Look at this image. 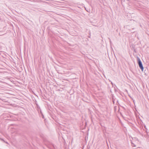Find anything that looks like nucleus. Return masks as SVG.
I'll return each instance as SVG.
<instances>
[{"label": "nucleus", "instance_id": "9b49d317", "mask_svg": "<svg viewBox=\"0 0 149 149\" xmlns=\"http://www.w3.org/2000/svg\"><path fill=\"white\" fill-rule=\"evenodd\" d=\"M4 142L5 143H6L7 144H8V143L7 142H6V141H5V142Z\"/></svg>", "mask_w": 149, "mask_h": 149}, {"label": "nucleus", "instance_id": "20e7f679", "mask_svg": "<svg viewBox=\"0 0 149 149\" xmlns=\"http://www.w3.org/2000/svg\"><path fill=\"white\" fill-rule=\"evenodd\" d=\"M132 146L133 147H136V145L134 143L132 142Z\"/></svg>", "mask_w": 149, "mask_h": 149}, {"label": "nucleus", "instance_id": "9d476101", "mask_svg": "<svg viewBox=\"0 0 149 149\" xmlns=\"http://www.w3.org/2000/svg\"><path fill=\"white\" fill-rule=\"evenodd\" d=\"M134 139H135V140H136V141H138V139L136 138H134Z\"/></svg>", "mask_w": 149, "mask_h": 149}, {"label": "nucleus", "instance_id": "ddd939ff", "mask_svg": "<svg viewBox=\"0 0 149 149\" xmlns=\"http://www.w3.org/2000/svg\"><path fill=\"white\" fill-rule=\"evenodd\" d=\"M145 128L146 129V125H145Z\"/></svg>", "mask_w": 149, "mask_h": 149}, {"label": "nucleus", "instance_id": "dca6fc26", "mask_svg": "<svg viewBox=\"0 0 149 149\" xmlns=\"http://www.w3.org/2000/svg\"><path fill=\"white\" fill-rule=\"evenodd\" d=\"M111 84H113L112 82H111Z\"/></svg>", "mask_w": 149, "mask_h": 149}, {"label": "nucleus", "instance_id": "4468645a", "mask_svg": "<svg viewBox=\"0 0 149 149\" xmlns=\"http://www.w3.org/2000/svg\"><path fill=\"white\" fill-rule=\"evenodd\" d=\"M112 90L111 89L110 90V91L111 92V90Z\"/></svg>", "mask_w": 149, "mask_h": 149}, {"label": "nucleus", "instance_id": "6e6552de", "mask_svg": "<svg viewBox=\"0 0 149 149\" xmlns=\"http://www.w3.org/2000/svg\"><path fill=\"white\" fill-rule=\"evenodd\" d=\"M133 51L135 52V53H136V49H133Z\"/></svg>", "mask_w": 149, "mask_h": 149}, {"label": "nucleus", "instance_id": "f03ea898", "mask_svg": "<svg viewBox=\"0 0 149 149\" xmlns=\"http://www.w3.org/2000/svg\"><path fill=\"white\" fill-rule=\"evenodd\" d=\"M110 86H109L110 87H111L112 88L114 89L115 91V92L118 91V90L117 88H116V86H115V84H110Z\"/></svg>", "mask_w": 149, "mask_h": 149}, {"label": "nucleus", "instance_id": "7ed1b4c3", "mask_svg": "<svg viewBox=\"0 0 149 149\" xmlns=\"http://www.w3.org/2000/svg\"><path fill=\"white\" fill-rule=\"evenodd\" d=\"M58 86H60V85H61V84H58ZM54 86H56V87L57 88V90H58V91H61V90L59 88H58L60 86H59L58 87V86H56V85H54Z\"/></svg>", "mask_w": 149, "mask_h": 149}, {"label": "nucleus", "instance_id": "f8f14e48", "mask_svg": "<svg viewBox=\"0 0 149 149\" xmlns=\"http://www.w3.org/2000/svg\"><path fill=\"white\" fill-rule=\"evenodd\" d=\"M134 86H135L136 87V88H137L136 86V85H135V84H134Z\"/></svg>", "mask_w": 149, "mask_h": 149}, {"label": "nucleus", "instance_id": "423d86ee", "mask_svg": "<svg viewBox=\"0 0 149 149\" xmlns=\"http://www.w3.org/2000/svg\"><path fill=\"white\" fill-rule=\"evenodd\" d=\"M141 86H142L143 88H145L144 84H141Z\"/></svg>", "mask_w": 149, "mask_h": 149}, {"label": "nucleus", "instance_id": "0eeeda50", "mask_svg": "<svg viewBox=\"0 0 149 149\" xmlns=\"http://www.w3.org/2000/svg\"><path fill=\"white\" fill-rule=\"evenodd\" d=\"M114 100H115L113 99V97H112V102H113V104H114Z\"/></svg>", "mask_w": 149, "mask_h": 149}, {"label": "nucleus", "instance_id": "1a4fd4ad", "mask_svg": "<svg viewBox=\"0 0 149 149\" xmlns=\"http://www.w3.org/2000/svg\"><path fill=\"white\" fill-rule=\"evenodd\" d=\"M0 139L1 140L3 141V142H5V141L3 139Z\"/></svg>", "mask_w": 149, "mask_h": 149}, {"label": "nucleus", "instance_id": "f257e3e1", "mask_svg": "<svg viewBox=\"0 0 149 149\" xmlns=\"http://www.w3.org/2000/svg\"><path fill=\"white\" fill-rule=\"evenodd\" d=\"M137 63L139 65V67L141 70V71L142 72L144 70V68L143 66L142 63L140 58L138 57H137Z\"/></svg>", "mask_w": 149, "mask_h": 149}, {"label": "nucleus", "instance_id": "2eb2a0df", "mask_svg": "<svg viewBox=\"0 0 149 149\" xmlns=\"http://www.w3.org/2000/svg\"><path fill=\"white\" fill-rule=\"evenodd\" d=\"M110 43H111V40L110 41Z\"/></svg>", "mask_w": 149, "mask_h": 149}, {"label": "nucleus", "instance_id": "39448f33", "mask_svg": "<svg viewBox=\"0 0 149 149\" xmlns=\"http://www.w3.org/2000/svg\"><path fill=\"white\" fill-rule=\"evenodd\" d=\"M135 49V45H133L132 46V50H133V49Z\"/></svg>", "mask_w": 149, "mask_h": 149}]
</instances>
